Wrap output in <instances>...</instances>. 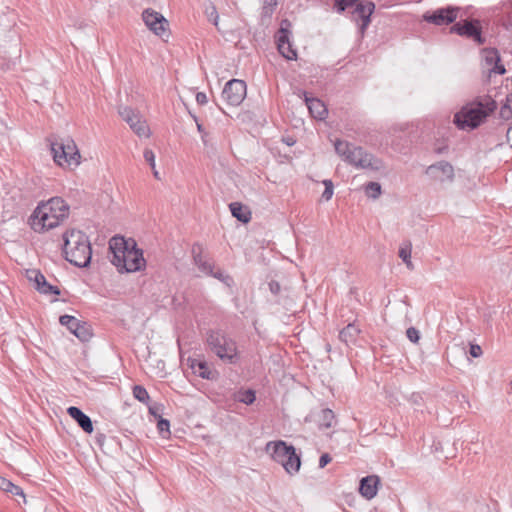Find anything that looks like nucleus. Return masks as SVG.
I'll return each instance as SVG.
<instances>
[{"label": "nucleus", "mask_w": 512, "mask_h": 512, "mask_svg": "<svg viewBox=\"0 0 512 512\" xmlns=\"http://www.w3.org/2000/svg\"><path fill=\"white\" fill-rule=\"evenodd\" d=\"M70 207L64 199L53 197L36 207L30 216L31 228L42 233L59 226L68 216Z\"/></svg>", "instance_id": "f257e3e1"}, {"label": "nucleus", "mask_w": 512, "mask_h": 512, "mask_svg": "<svg viewBox=\"0 0 512 512\" xmlns=\"http://www.w3.org/2000/svg\"><path fill=\"white\" fill-rule=\"evenodd\" d=\"M496 108L497 103L491 97H478L455 113L453 123L460 130L476 129Z\"/></svg>", "instance_id": "f03ea898"}, {"label": "nucleus", "mask_w": 512, "mask_h": 512, "mask_svg": "<svg viewBox=\"0 0 512 512\" xmlns=\"http://www.w3.org/2000/svg\"><path fill=\"white\" fill-rule=\"evenodd\" d=\"M63 254L65 259L74 266L86 268L91 263L92 248L88 236L76 229L63 234Z\"/></svg>", "instance_id": "7ed1b4c3"}, {"label": "nucleus", "mask_w": 512, "mask_h": 512, "mask_svg": "<svg viewBox=\"0 0 512 512\" xmlns=\"http://www.w3.org/2000/svg\"><path fill=\"white\" fill-rule=\"evenodd\" d=\"M334 147L336 153L350 165L372 171H379L383 168L382 160L368 153L362 147L354 146L343 140H336Z\"/></svg>", "instance_id": "20e7f679"}, {"label": "nucleus", "mask_w": 512, "mask_h": 512, "mask_svg": "<svg viewBox=\"0 0 512 512\" xmlns=\"http://www.w3.org/2000/svg\"><path fill=\"white\" fill-rule=\"evenodd\" d=\"M206 343L209 350L222 362L235 365L240 361L236 341L223 330L210 329L206 333Z\"/></svg>", "instance_id": "39448f33"}, {"label": "nucleus", "mask_w": 512, "mask_h": 512, "mask_svg": "<svg viewBox=\"0 0 512 512\" xmlns=\"http://www.w3.org/2000/svg\"><path fill=\"white\" fill-rule=\"evenodd\" d=\"M51 152L54 161L59 166H71L80 164V153L73 139L66 138L51 142Z\"/></svg>", "instance_id": "423d86ee"}, {"label": "nucleus", "mask_w": 512, "mask_h": 512, "mask_svg": "<svg viewBox=\"0 0 512 512\" xmlns=\"http://www.w3.org/2000/svg\"><path fill=\"white\" fill-rule=\"evenodd\" d=\"M112 264L120 273H131L142 270L146 261L143 257V251L137 248L135 241H131V247L125 252L124 257L116 256V261H112Z\"/></svg>", "instance_id": "0eeeda50"}, {"label": "nucleus", "mask_w": 512, "mask_h": 512, "mask_svg": "<svg viewBox=\"0 0 512 512\" xmlns=\"http://www.w3.org/2000/svg\"><path fill=\"white\" fill-rule=\"evenodd\" d=\"M118 113L136 135L139 137H149L150 129L139 112H136L129 106H120Z\"/></svg>", "instance_id": "6e6552de"}, {"label": "nucleus", "mask_w": 512, "mask_h": 512, "mask_svg": "<svg viewBox=\"0 0 512 512\" xmlns=\"http://www.w3.org/2000/svg\"><path fill=\"white\" fill-rule=\"evenodd\" d=\"M451 32L472 39L478 45L485 43V38L482 36V27L477 19H465L456 22L451 27Z\"/></svg>", "instance_id": "1a4fd4ad"}, {"label": "nucleus", "mask_w": 512, "mask_h": 512, "mask_svg": "<svg viewBox=\"0 0 512 512\" xmlns=\"http://www.w3.org/2000/svg\"><path fill=\"white\" fill-rule=\"evenodd\" d=\"M246 91V83L243 80L232 79L225 84L222 97L229 105L238 106L245 99Z\"/></svg>", "instance_id": "9d476101"}, {"label": "nucleus", "mask_w": 512, "mask_h": 512, "mask_svg": "<svg viewBox=\"0 0 512 512\" xmlns=\"http://www.w3.org/2000/svg\"><path fill=\"white\" fill-rule=\"evenodd\" d=\"M142 19L145 25L157 36L163 37L167 35L169 23L166 18L159 12L147 8L142 12Z\"/></svg>", "instance_id": "9b49d317"}, {"label": "nucleus", "mask_w": 512, "mask_h": 512, "mask_svg": "<svg viewBox=\"0 0 512 512\" xmlns=\"http://www.w3.org/2000/svg\"><path fill=\"white\" fill-rule=\"evenodd\" d=\"M457 17V10L451 7L439 8L433 12L424 14L423 19L438 26L448 25L455 21Z\"/></svg>", "instance_id": "f8f14e48"}, {"label": "nucleus", "mask_w": 512, "mask_h": 512, "mask_svg": "<svg viewBox=\"0 0 512 512\" xmlns=\"http://www.w3.org/2000/svg\"><path fill=\"white\" fill-rule=\"evenodd\" d=\"M28 279L35 283V289L45 295H60V289L57 286L47 282L45 276L39 270H29Z\"/></svg>", "instance_id": "ddd939ff"}, {"label": "nucleus", "mask_w": 512, "mask_h": 512, "mask_svg": "<svg viewBox=\"0 0 512 512\" xmlns=\"http://www.w3.org/2000/svg\"><path fill=\"white\" fill-rule=\"evenodd\" d=\"M293 445H288L285 441H270L266 444V452L270 453L272 459L279 464H283L291 452Z\"/></svg>", "instance_id": "4468645a"}, {"label": "nucleus", "mask_w": 512, "mask_h": 512, "mask_svg": "<svg viewBox=\"0 0 512 512\" xmlns=\"http://www.w3.org/2000/svg\"><path fill=\"white\" fill-rule=\"evenodd\" d=\"M427 174L432 176L434 179L444 182L446 180H453L454 168L447 161H439L435 164L430 165L426 171Z\"/></svg>", "instance_id": "2eb2a0df"}, {"label": "nucleus", "mask_w": 512, "mask_h": 512, "mask_svg": "<svg viewBox=\"0 0 512 512\" xmlns=\"http://www.w3.org/2000/svg\"><path fill=\"white\" fill-rule=\"evenodd\" d=\"M277 48L279 53L287 60H295L297 58V51L289 41V31L287 29L280 28L278 31Z\"/></svg>", "instance_id": "dca6fc26"}, {"label": "nucleus", "mask_w": 512, "mask_h": 512, "mask_svg": "<svg viewBox=\"0 0 512 512\" xmlns=\"http://www.w3.org/2000/svg\"><path fill=\"white\" fill-rule=\"evenodd\" d=\"M375 4L371 1H367L366 3L357 2L354 5V10L352 12L353 17L356 20H361V29L364 30L368 27L371 22V15L374 12Z\"/></svg>", "instance_id": "f3484780"}, {"label": "nucleus", "mask_w": 512, "mask_h": 512, "mask_svg": "<svg viewBox=\"0 0 512 512\" xmlns=\"http://www.w3.org/2000/svg\"><path fill=\"white\" fill-rule=\"evenodd\" d=\"M379 484L380 478L376 475L363 477L360 480L359 493L367 500H371L377 495Z\"/></svg>", "instance_id": "a211bd4d"}, {"label": "nucleus", "mask_w": 512, "mask_h": 512, "mask_svg": "<svg viewBox=\"0 0 512 512\" xmlns=\"http://www.w3.org/2000/svg\"><path fill=\"white\" fill-rule=\"evenodd\" d=\"M131 241L133 239L126 240L123 236L116 235L109 241V250L112 253V261H116V256L119 258L124 257L125 252L130 249Z\"/></svg>", "instance_id": "6ab92c4d"}, {"label": "nucleus", "mask_w": 512, "mask_h": 512, "mask_svg": "<svg viewBox=\"0 0 512 512\" xmlns=\"http://www.w3.org/2000/svg\"><path fill=\"white\" fill-rule=\"evenodd\" d=\"M68 415L77 422L82 430L88 434L93 432V423L91 418L86 415L80 408L71 406L67 409Z\"/></svg>", "instance_id": "aec40b11"}, {"label": "nucleus", "mask_w": 512, "mask_h": 512, "mask_svg": "<svg viewBox=\"0 0 512 512\" xmlns=\"http://www.w3.org/2000/svg\"><path fill=\"white\" fill-rule=\"evenodd\" d=\"M305 103L311 116L318 120H324L328 114L325 104L318 98H310L304 92Z\"/></svg>", "instance_id": "412c9836"}, {"label": "nucleus", "mask_w": 512, "mask_h": 512, "mask_svg": "<svg viewBox=\"0 0 512 512\" xmlns=\"http://www.w3.org/2000/svg\"><path fill=\"white\" fill-rule=\"evenodd\" d=\"M483 57L488 66H491V71L497 74H504L506 72L504 65L500 64V55L494 48L483 49Z\"/></svg>", "instance_id": "4be33fe9"}, {"label": "nucleus", "mask_w": 512, "mask_h": 512, "mask_svg": "<svg viewBox=\"0 0 512 512\" xmlns=\"http://www.w3.org/2000/svg\"><path fill=\"white\" fill-rule=\"evenodd\" d=\"M192 254L195 265L199 268V270L206 275L212 274V270L214 269V265L209 260L205 259L202 255V246L198 243L194 244L192 247Z\"/></svg>", "instance_id": "5701e85b"}, {"label": "nucleus", "mask_w": 512, "mask_h": 512, "mask_svg": "<svg viewBox=\"0 0 512 512\" xmlns=\"http://www.w3.org/2000/svg\"><path fill=\"white\" fill-rule=\"evenodd\" d=\"M190 362H191L190 367L193 370L194 374H196L197 376H199L203 379H207V380L214 379L215 372L209 368L206 361L193 359V360H190Z\"/></svg>", "instance_id": "b1692460"}, {"label": "nucleus", "mask_w": 512, "mask_h": 512, "mask_svg": "<svg viewBox=\"0 0 512 512\" xmlns=\"http://www.w3.org/2000/svg\"><path fill=\"white\" fill-rule=\"evenodd\" d=\"M361 330L355 323H349L340 333L339 338L347 346L356 343Z\"/></svg>", "instance_id": "393cba45"}, {"label": "nucleus", "mask_w": 512, "mask_h": 512, "mask_svg": "<svg viewBox=\"0 0 512 512\" xmlns=\"http://www.w3.org/2000/svg\"><path fill=\"white\" fill-rule=\"evenodd\" d=\"M229 208L232 216L238 221L246 224L251 220V211L247 206H244L239 202H232L229 204Z\"/></svg>", "instance_id": "a878e982"}, {"label": "nucleus", "mask_w": 512, "mask_h": 512, "mask_svg": "<svg viewBox=\"0 0 512 512\" xmlns=\"http://www.w3.org/2000/svg\"><path fill=\"white\" fill-rule=\"evenodd\" d=\"M285 471L290 474L294 475L297 473L301 466V459L300 456L296 453V448H291V452L282 464Z\"/></svg>", "instance_id": "bb28decb"}, {"label": "nucleus", "mask_w": 512, "mask_h": 512, "mask_svg": "<svg viewBox=\"0 0 512 512\" xmlns=\"http://www.w3.org/2000/svg\"><path fill=\"white\" fill-rule=\"evenodd\" d=\"M0 489L4 492L20 496L25 501V495L21 487L15 485L10 480L0 477Z\"/></svg>", "instance_id": "cd10ccee"}, {"label": "nucleus", "mask_w": 512, "mask_h": 512, "mask_svg": "<svg viewBox=\"0 0 512 512\" xmlns=\"http://www.w3.org/2000/svg\"><path fill=\"white\" fill-rule=\"evenodd\" d=\"M73 335H75L82 342L89 341L93 335L91 326L87 322L80 321Z\"/></svg>", "instance_id": "c85d7f7f"}, {"label": "nucleus", "mask_w": 512, "mask_h": 512, "mask_svg": "<svg viewBox=\"0 0 512 512\" xmlns=\"http://www.w3.org/2000/svg\"><path fill=\"white\" fill-rule=\"evenodd\" d=\"M59 322L61 325L65 326L73 334L74 331L76 330V327L80 323V320H78L74 316L65 314V315L60 316Z\"/></svg>", "instance_id": "c756f323"}, {"label": "nucleus", "mask_w": 512, "mask_h": 512, "mask_svg": "<svg viewBox=\"0 0 512 512\" xmlns=\"http://www.w3.org/2000/svg\"><path fill=\"white\" fill-rule=\"evenodd\" d=\"M335 415L330 409H323L320 415V426L323 428H331Z\"/></svg>", "instance_id": "7c9ffc66"}, {"label": "nucleus", "mask_w": 512, "mask_h": 512, "mask_svg": "<svg viewBox=\"0 0 512 512\" xmlns=\"http://www.w3.org/2000/svg\"><path fill=\"white\" fill-rule=\"evenodd\" d=\"M201 140L208 154H215L217 152L216 142L211 133L203 134V136H201Z\"/></svg>", "instance_id": "2f4dec72"}, {"label": "nucleus", "mask_w": 512, "mask_h": 512, "mask_svg": "<svg viewBox=\"0 0 512 512\" xmlns=\"http://www.w3.org/2000/svg\"><path fill=\"white\" fill-rule=\"evenodd\" d=\"M381 185L378 182H369L365 186V194L367 197L377 199L381 195Z\"/></svg>", "instance_id": "473e14b6"}, {"label": "nucleus", "mask_w": 512, "mask_h": 512, "mask_svg": "<svg viewBox=\"0 0 512 512\" xmlns=\"http://www.w3.org/2000/svg\"><path fill=\"white\" fill-rule=\"evenodd\" d=\"M133 396L141 403L148 404L150 399L147 390L141 385H135L133 387Z\"/></svg>", "instance_id": "72a5a7b5"}, {"label": "nucleus", "mask_w": 512, "mask_h": 512, "mask_svg": "<svg viewBox=\"0 0 512 512\" xmlns=\"http://www.w3.org/2000/svg\"><path fill=\"white\" fill-rule=\"evenodd\" d=\"M237 399L241 403L251 405L256 399L255 391L252 389L240 391Z\"/></svg>", "instance_id": "f704fd0d"}, {"label": "nucleus", "mask_w": 512, "mask_h": 512, "mask_svg": "<svg viewBox=\"0 0 512 512\" xmlns=\"http://www.w3.org/2000/svg\"><path fill=\"white\" fill-rule=\"evenodd\" d=\"M143 156H144V159L146 160V162L150 165V167H151V169L153 171L154 177L156 179H160L159 173H158V171L155 168V154H154V152L151 149L146 148L144 150Z\"/></svg>", "instance_id": "c9c22d12"}, {"label": "nucleus", "mask_w": 512, "mask_h": 512, "mask_svg": "<svg viewBox=\"0 0 512 512\" xmlns=\"http://www.w3.org/2000/svg\"><path fill=\"white\" fill-rule=\"evenodd\" d=\"M500 116L506 120L512 118V94L506 97V102L500 109Z\"/></svg>", "instance_id": "e433bc0d"}, {"label": "nucleus", "mask_w": 512, "mask_h": 512, "mask_svg": "<svg viewBox=\"0 0 512 512\" xmlns=\"http://www.w3.org/2000/svg\"><path fill=\"white\" fill-rule=\"evenodd\" d=\"M359 0H335L334 7L337 12L342 13L347 8L354 7Z\"/></svg>", "instance_id": "4c0bfd02"}, {"label": "nucleus", "mask_w": 512, "mask_h": 512, "mask_svg": "<svg viewBox=\"0 0 512 512\" xmlns=\"http://www.w3.org/2000/svg\"><path fill=\"white\" fill-rule=\"evenodd\" d=\"M323 184L325 186L324 192L322 193V199L324 201H329L334 193V185L330 179L323 180Z\"/></svg>", "instance_id": "58836bf2"}, {"label": "nucleus", "mask_w": 512, "mask_h": 512, "mask_svg": "<svg viewBox=\"0 0 512 512\" xmlns=\"http://www.w3.org/2000/svg\"><path fill=\"white\" fill-rule=\"evenodd\" d=\"M399 257L403 260V262L407 265L408 268H412L411 263V245L409 244L406 247H402L399 250Z\"/></svg>", "instance_id": "ea45409f"}, {"label": "nucleus", "mask_w": 512, "mask_h": 512, "mask_svg": "<svg viewBox=\"0 0 512 512\" xmlns=\"http://www.w3.org/2000/svg\"><path fill=\"white\" fill-rule=\"evenodd\" d=\"M209 276H212V277L220 280L221 282L225 283L228 286H230V284L233 282L232 278L229 275L225 274L220 269H217L216 271H214V269H213L212 274H210Z\"/></svg>", "instance_id": "a19ab883"}, {"label": "nucleus", "mask_w": 512, "mask_h": 512, "mask_svg": "<svg viewBox=\"0 0 512 512\" xmlns=\"http://www.w3.org/2000/svg\"><path fill=\"white\" fill-rule=\"evenodd\" d=\"M407 338L413 342L417 343L420 339L419 331L415 327H410L406 331Z\"/></svg>", "instance_id": "79ce46f5"}, {"label": "nucleus", "mask_w": 512, "mask_h": 512, "mask_svg": "<svg viewBox=\"0 0 512 512\" xmlns=\"http://www.w3.org/2000/svg\"><path fill=\"white\" fill-rule=\"evenodd\" d=\"M157 428L161 434L164 432L170 433V422L167 419L160 418L157 423Z\"/></svg>", "instance_id": "37998d69"}, {"label": "nucleus", "mask_w": 512, "mask_h": 512, "mask_svg": "<svg viewBox=\"0 0 512 512\" xmlns=\"http://www.w3.org/2000/svg\"><path fill=\"white\" fill-rule=\"evenodd\" d=\"M278 5V0H264L263 1V9L266 10V12L270 11L273 12V10Z\"/></svg>", "instance_id": "c03bdc74"}, {"label": "nucleus", "mask_w": 512, "mask_h": 512, "mask_svg": "<svg viewBox=\"0 0 512 512\" xmlns=\"http://www.w3.org/2000/svg\"><path fill=\"white\" fill-rule=\"evenodd\" d=\"M268 285H269V290L272 294L278 295L280 293L281 286H280L279 282L272 280L269 282Z\"/></svg>", "instance_id": "a18cd8bd"}, {"label": "nucleus", "mask_w": 512, "mask_h": 512, "mask_svg": "<svg viewBox=\"0 0 512 512\" xmlns=\"http://www.w3.org/2000/svg\"><path fill=\"white\" fill-rule=\"evenodd\" d=\"M469 353L472 357L477 358L482 355V349L479 345L471 344Z\"/></svg>", "instance_id": "49530a36"}, {"label": "nucleus", "mask_w": 512, "mask_h": 512, "mask_svg": "<svg viewBox=\"0 0 512 512\" xmlns=\"http://www.w3.org/2000/svg\"><path fill=\"white\" fill-rule=\"evenodd\" d=\"M332 460L331 456L328 453H324L320 456L319 459V467L324 468L328 463Z\"/></svg>", "instance_id": "de8ad7c7"}, {"label": "nucleus", "mask_w": 512, "mask_h": 512, "mask_svg": "<svg viewBox=\"0 0 512 512\" xmlns=\"http://www.w3.org/2000/svg\"><path fill=\"white\" fill-rule=\"evenodd\" d=\"M196 102L199 105H205L208 102L206 94L204 92H198L196 94Z\"/></svg>", "instance_id": "09e8293b"}, {"label": "nucleus", "mask_w": 512, "mask_h": 512, "mask_svg": "<svg viewBox=\"0 0 512 512\" xmlns=\"http://www.w3.org/2000/svg\"><path fill=\"white\" fill-rule=\"evenodd\" d=\"M159 412H160V405L154 403L153 405L149 406V413L151 415L157 417Z\"/></svg>", "instance_id": "8fccbe9b"}, {"label": "nucleus", "mask_w": 512, "mask_h": 512, "mask_svg": "<svg viewBox=\"0 0 512 512\" xmlns=\"http://www.w3.org/2000/svg\"><path fill=\"white\" fill-rule=\"evenodd\" d=\"M193 118L196 122L197 130L201 134V136H203V134H207L208 132L204 129L203 125L198 121L197 117L193 116Z\"/></svg>", "instance_id": "3c124183"}, {"label": "nucleus", "mask_w": 512, "mask_h": 512, "mask_svg": "<svg viewBox=\"0 0 512 512\" xmlns=\"http://www.w3.org/2000/svg\"><path fill=\"white\" fill-rule=\"evenodd\" d=\"M447 151H448L447 145H440V146L435 147V152L437 154H443V153H446Z\"/></svg>", "instance_id": "603ef678"}, {"label": "nucleus", "mask_w": 512, "mask_h": 512, "mask_svg": "<svg viewBox=\"0 0 512 512\" xmlns=\"http://www.w3.org/2000/svg\"><path fill=\"white\" fill-rule=\"evenodd\" d=\"M506 137H507V142L509 143L510 147L512 148V126L507 130Z\"/></svg>", "instance_id": "864d4df0"}, {"label": "nucleus", "mask_w": 512, "mask_h": 512, "mask_svg": "<svg viewBox=\"0 0 512 512\" xmlns=\"http://www.w3.org/2000/svg\"><path fill=\"white\" fill-rule=\"evenodd\" d=\"M214 15H215L214 25H217L218 14H217V11L215 10V8L213 7V12L211 13V17H214Z\"/></svg>", "instance_id": "5fc2aeb1"}, {"label": "nucleus", "mask_w": 512, "mask_h": 512, "mask_svg": "<svg viewBox=\"0 0 512 512\" xmlns=\"http://www.w3.org/2000/svg\"><path fill=\"white\" fill-rule=\"evenodd\" d=\"M284 141L288 146H292L295 143V141L290 137L285 139Z\"/></svg>", "instance_id": "6e6d98bb"}, {"label": "nucleus", "mask_w": 512, "mask_h": 512, "mask_svg": "<svg viewBox=\"0 0 512 512\" xmlns=\"http://www.w3.org/2000/svg\"><path fill=\"white\" fill-rule=\"evenodd\" d=\"M510 386H511V389H512V381L510 382Z\"/></svg>", "instance_id": "4d7b16f0"}]
</instances>
